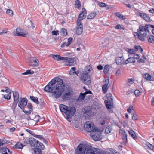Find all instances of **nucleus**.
<instances>
[{"label":"nucleus","mask_w":154,"mask_h":154,"mask_svg":"<svg viewBox=\"0 0 154 154\" xmlns=\"http://www.w3.org/2000/svg\"><path fill=\"white\" fill-rule=\"evenodd\" d=\"M105 7H106V10H108L112 8L113 6L112 5H106V6Z\"/></svg>","instance_id":"e2e57ef3"},{"label":"nucleus","mask_w":154,"mask_h":154,"mask_svg":"<svg viewBox=\"0 0 154 154\" xmlns=\"http://www.w3.org/2000/svg\"><path fill=\"white\" fill-rule=\"evenodd\" d=\"M80 80L83 82L87 85H89L91 83V79L88 74L83 73L81 75Z\"/></svg>","instance_id":"0eeeda50"},{"label":"nucleus","mask_w":154,"mask_h":154,"mask_svg":"<svg viewBox=\"0 0 154 154\" xmlns=\"http://www.w3.org/2000/svg\"><path fill=\"white\" fill-rule=\"evenodd\" d=\"M141 92L138 90H136L134 91V93L136 96H139V94Z\"/></svg>","instance_id":"3c124183"},{"label":"nucleus","mask_w":154,"mask_h":154,"mask_svg":"<svg viewBox=\"0 0 154 154\" xmlns=\"http://www.w3.org/2000/svg\"><path fill=\"white\" fill-rule=\"evenodd\" d=\"M148 146L151 150L154 149V146L150 143H149L148 145Z\"/></svg>","instance_id":"69168bd1"},{"label":"nucleus","mask_w":154,"mask_h":154,"mask_svg":"<svg viewBox=\"0 0 154 154\" xmlns=\"http://www.w3.org/2000/svg\"><path fill=\"white\" fill-rule=\"evenodd\" d=\"M134 51H139L141 53L143 51V49L140 45H135L134 46Z\"/></svg>","instance_id":"c85d7f7f"},{"label":"nucleus","mask_w":154,"mask_h":154,"mask_svg":"<svg viewBox=\"0 0 154 154\" xmlns=\"http://www.w3.org/2000/svg\"><path fill=\"white\" fill-rule=\"evenodd\" d=\"M29 140L30 145L32 146L35 147L36 143L38 142V140L33 138H30Z\"/></svg>","instance_id":"f3484780"},{"label":"nucleus","mask_w":154,"mask_h":154,"mask_svg":"<svg viewBox=\"0 0 154 154\" xmlns=\"http://www.w3.org/2000/svg\"><path fill=\"white\" fill-rule=\"evenodd\" d=\"M107 120V117L106 116H103L100 119V123L102 125H104Z\"/></svg>","instance_id":"5701e85b"},{"label":"nucleus","mask_w":154,"mask_h":154,"mask_svg":"<svg viewBox=\"0 0 154 154\" xmlns=\"http://www.w3.org/2000/svg\"><path fill=\"white\" fill-rule=\"evenodd\" d=\"M111 127L109 126L107 127L105 130V133L106 134H108L111 132Z\"/></svg>","instance_id":"ea45409f"},{"label":"nucleus","mask_w":154,"mask_h":154,"mask_svg":"<svg viewBox=\"0 0 154 154\" xmlns=\"http://www.w3.org/2000/svg\"><path fill=\"white\" fill-rule=\"evenodd\" d=\"M138 32L140 35H144V27L143 26L141 25L140 26L139 28L138 29Z\"/></svg>","instance_id":"4be33fe9"},{"label":"nucleus","mask_w":154,"mask_h":154,"mask_svg":"<svg viewBox=\"0 0 154 154\" xmlns=\"http://www.w3.org/2000/svg\"><path fill=\"white\" fill-rule=\"evenodd\" d=\"M80 2L79 0H77L75 1V5H77L78 9H80L81 7Z\"/></svg>","instance_id":"37998d69"},{"label":"nucleus","mask_w":154,"mask_h":154,"mask_svg":"<svg viewBox=\"0 0 154 154\" xmlns=\"http://www.w3.org/2000/svg\"><path fill=\"white\" fill-rule=\"evenodd\" d=\"M130 135L134 139H137V136L135 134L134 132L132 130H130L128 131Z\"/></svg>","instance_id":"cd10ccee"},{"label":"nucleus","mask_w":154,"mask_h":154,"mask_svg":"<svg viewBox=\"0 0 154 154\" xmlns=\"http://www.w3.org/2000/svg\"><path fill=\"white\" fill-rule=\"evenodd\" d=\"M23 146L20 142H17L16 145L14 146V148L16 149H22Z\"/></svg>","instance_id":"bb28decb"},{"label":"nucleus","mask_w":154,"mask_h":154,"mask_svg":"<svg viewBox=\"0 0 154 154\" xmlns=\"http://www.w3.org/2000/svg\"><path fill=\"white\" fill-rule=\"evenodd\" d=\"M83 31V27H77L76 30V33L78 35H79L82 34Z\"/></svg>","instance_id":"7c9ffc66"},{"label":"nucleus","mask_w":154,"mask_h":154,"mask_svg":"<svg viewBox=\"0 0 154 154\" xmlns=\"http://www.w3.org/2000/svg\"><path fill=\"white\" fill-rule=\"evenodd\" d=\"M0 154H10V152L8 148L4 147L0 149Z\"/></svg>","instance_id":"6ab92c4d"},{"label":"nucleus","mask_w":154,"mask_h":154,"mask_svg":"<svg viewBox=\"0 0 154 154\" xmlns=\"http://www.w3.org/2000/svg\"><path fill=\"white\" fill-rule=\"evenodd\" d=\"M35 148H38L41 150H43L44 149V146L41 142H39L38 141V142L36 143V146H35Z\"/></svg>","instance_id":"393cba45"},{"label":"nucleus","mask_w":154,"mask_h":154,"mask_svg":"<svg viewBox=\"0 0 154 154\" xmlns=\"http://www.w3.org/2000/svg\"><path fill=\"white\" fill-rule=\"evenodd\" d=\"M91 70H92V69L91 68V67L89 66L85 69V73H87L88 74V73H89L90 72Z\"/></svg>","instance_id":"a19ab883"},{"label":"nucleus","mask_w":154,"mask_h":154,"mask_svg":"<svg viewBox=\"0 0 154 154\" xmlns=\"http://www.w3.org/2000/svg\"><path fill=\"white\" fill-rule=\"evenodd\" d=\"M120 133L121 134L122 139L123 140V143L124 144H126L127 142V135L126 133L123 129L120 130Z\"/></svg>","instance_id":"f8f14e48"},{"label":"nucleus","mask_w":154,"mask_h":154,"mask_svg":"<svg viewBox=\"0 0 154 154\" xmlns=\"http://www.w3.org/2000/svg\"><path fill=\"white\" fill-rule=\"evenodd\" d=\"M14 101L15 102L18 101L19 98V94L17 92L15 91L13 93Z\"/></svg>","instance_id":"a878e982"},{"label":"nucleus","mask_w":154,"mask_h":154,"mask_svg":"<svg viewBox=\"0 0 154 154\" xmlns=\"http://www.w3.org/2000/svg\"><path fill=\"white\" fill-rule=\"evenodd\" d=\"M65 58H66L67 60H64V61L66 62L67 63V65L72 66L75 64L74 59L72 58H68L67 57Z\"/></svg>","instance_id":"ddd939ff"},{"label":"nucleus","mask_w":154,"mask_h":154,"mask_svg":"<svg viewBox=\"0 0 154 154\" xmlns=\"http://www.w3.org/2000/svg\"><path fill=\"white\" fill-rule=\"evenodd\" d=\"M13 35L15 36L26 37L27 34L23 32V29L20 28H17L13 32Z\"/></svg>","instance_id":"6e6552de"},{"label":"nucleus","mask_w":154,"mask_h":154,"mask_svg":"<svg viewBox=\"0 0 154 154\" xmlns=\"http://www.w3.org/2000/svg\"><path fill=\"white\" fill-rule=\"evenodd\" d=\"M87 94L86 92L84 93H81L78 97V100L79 101H82L83 100L85 97V95Z\"/></svg>","instance_id":"c756f323"},{"label":"nucleus","mask_w":154,"mask_h":154,"mask_svg":"<svg viewBox=\"0 0 154 154\" xmlns=\"http://www.w3.org/2000/svg\"><path fill=\"white\" fill-rule=\"evenodd\" d=\"M85 145L86 154H106V152L102 151L97 148H94L91 146H88Z\"/></svg>","instance_id":"7ed1b4c3"},{"label":"nucleus","mask_w":154,"mask_h":154,"mask_svg":"<svg viewBox=\"0 0 154 154\" xmlns=\"http://www.w3.org/2000/svg\"><path fill=\"white\" fill-rule=\"evenodd\" d=\"M106 96L107 100H106L105 101V103L107 109H111L113 103L112 97L111 94L110 93H107L106 94Z\"/></svg>","instance_id":"423d86ee"},{"label":"nucleus","mask_w":154,"mask_h":154,"mask_svg":"<svg viewBox=\"0 0 154 154\" xmlns=\"http://www.w3.org/2000/svg\"><path fill=\"white\" fill-rule=\"evenodd\" d=\"M116 61L117 65H121L124 63V57H117L116 58Z\"/></svg>","instance_id":"dca6fc26"},{"label":"nucleus","mask_w":154,"mask_h":154,"mask_svg":"<svg viewBox=\"0 0 154 154\" xmlns=\"http://www.w3.org/2000/svg\"><path fill=\"white\" fill-rule=\"evenodd\" d=\"M61 33L64 36H66L67 34V30L65 28H63L61 29Z\"/></svg>","instance_id":"58836bf2"},{"label":"nucleus","mask_w":154,"mask_h":154,"mask_svg":"<svg viewBox=\"0 0 154 154\" xmlns=\"http://www.w3.org/2000/svg\"><path fill=\"white\" fill-rule=\"evenodd\" d=\"M15 102V101H14V102L11 106V108L13 110H14L15 109V107L17 106V103L16 102Z\"/></svg>","instance_id":"bf43d9fd"},{"label":"nucleus","mask_w":154,"mask_h":154,"mask_svg":"<svg viewBox=\"0 0 154 154\" xmlns=\"http://www.w3.org/2000/svg\"><path fill=\"white\" fill-rule=\"evenodd\" d=\"M98 4L100 7H104L106 6V4L103 2H98Z\"/></svg>","instance_id":"a18cd8bd"},{"label":"nucleus","mask_w":154,"mask_h":154,"mask_svg":"<svg viewBox=\"0 0 154 154\" xmlns=\"http://www.w3.org/2000/svg\"><path fill=\"white\" fill-rule=\"evenodd\" d=\"M84 130L91 134L94 131H96L97 128L95 127L93 122L88 121L86 122L84 124Z\"/></svg>","instance_id":"20e7f679"},{"label":"nucleus","mask_w":154,"mask_h":154,"mask_svg":"<svg viewBox=\"0 0 154 154\" xmlns=\"http://www.w3.org/2000/svg\"><path fill=\"white\" fill-rule=\"evenodd\" d=\"M46 92L51 94L52 96L57 99L60 96L64 100L69 99L71 97V90L69 87L65 88L63 80L58 77L53 79L44 88Z\"/></svg>","instance_id":"f257e3e1"},{"label":"nucleus","mask_w":154,"mask_h":154,"mask_svg":"<svg viewBox=\"0 0 154 154\" xmlns=\"http://www.w3.org/2000/svg\"><path fill=\"white\" fill-rule=\"evenodd\" d=\"M69 46L68 45V43L67 42H64L61 44V47L62 48H64L65 46L68 47Z\"/></svg>","instance_id":"5fc2aeb1"},{"label":"nucleus","mask_w":154,"mask_h":154,"mask_svg":"<svg viewBox=\"0 0 154 154\" xmlns=\"http://www.w3.org/2000/svg\"><path fill=\"white\" fill-rule=\"evenodd\" d=\"M133 106H129V108L127 110V111L128 113H131V110L133 109Z\"/></svg>","instance_id":"13d9d810"},{"label":"nucleus","mask_w":154,"mask_h":154,"mask_svg":"<svg viewBox=\"0 0 154 154\" xmlns=\"http://www.w3.org/2000/svg\"><path fill=\"white\" fill-rule=\"evenodd\" d=\"M134 79L133 78H131L128 79V82L130 84H132L133 83Z\"/></svg>","instance_id":"0e129e2a"},{"label":"nucleus","mask_w":154,"mask_h":154,"mask_svg":"<svg viewBox=\"0 0 154 154\" xmlns=\"http://www.w3.org/2000/svg\"><path fill=\"white\" fill-rule=\"evenodd\" d=\"M109 66L108 65H106L105 66L104 70L103 72L105 74H107L108 72L109 69Z\"/></svg>","instance_id":"c9c22d12"},{"label":"nucleus","mask_w":154,"mask_h":154,"mask_svg":"<svg viewBox=\"0 0 154 154\" xmlns=\"http://www.w3.org/2000/svg\"><path fill=\"white\" fill-rule=\"evenodd\" d=\"M137 119V115L135 114H133V115L132 116V119L134 120H136Z\"/></svg>","instance_id":"774afa93"},{"label":"nucleus","mask_w":154,"mask_h":154,"mask_svg":"<svg viewBox=\"0 0 154 154\" xmlns=\"http://www.w3.org/2000/svg\"><path fill=\"white\" fill-rule=\"evenodd\" d=\"M66 115V119L69 121V122H70V120L71 119V117L72 116H71L69 115Z\"/></svg>","instance_id":"6e6d98bb"},{"label":"nucleus","mask_w":154,"mask_h":154,"mask_svg":"<svg viewBox=\"0 0 154 154\" xmlns=\"http://www.w3.org/2000/svg\"><path fill=\"white\" fill-rule=\"evenodd\" d=\"M90 135L95 141L100 140L102 138L101 133L98 128L96 129V131H94L91 134H90Z\"/></svg>","instance_id":"39448f33"},{"label":"nucleus","mask_w":154,"mask_h":154,"mask_svg":"<svg viewBox=\"0 0 154 154\" xmlns=\"http://www.w3.org/2000/svg\"><path fill=\"white\" fill-rule=\"evenodd\" d=\"M130 54H134L135 51L134 49H128V50L127 51Z\"/></svg>","instance_id":"49530a36"},{"label":"nucleus","mask_w":154,"mask_h":154,"mask_svg":"<svg viewBox=\"0 0 154 154\" xmlns=\"http://www.w3.org/2000/svg\"><path fill=\"white\" fill-rule=\"evenodd\" d=\"M27 107L29 108V110H31V111H32V106L31 103H28Z\"/></svg>","instance_id":"864d4df0"},{"label":"nucleus","mask_w":154,"mask_h":154,"mask_svg":"<svg viewBox=\"0 0 154 154\" xmlns=\"http://www.w3.org/2000/svg\"><path fill=\"white\" fill-rule=\"evenodd\" d=\"M52 58L55 60L57 61H60L62 60H67L66 58L61 57L59 55H53Z\"/></svg>","instance_id":"2eb2a0df"},{"label":"nucleus","mask_w":154,"mask_h":154,"mask_svg":"<svg viewBox=\"0 0 154 154\" xmlns=\"http://www.w3.org/2000/svg\"><path fill=\"white\" fill-rule=\"evenodd\" d=\"M9 94H5L4 95V98L7 99H10L11 98V96Z\"/></svg>","instance_id":"052dcab7"},{"label":"nucleus","mask_w":154,"mask_h":154,"mask_svg":"<svg viewBox=\"0 0 154 154\" xmlns=\"http://www.w3.org/2000/svg\"><path fill=\"white\" fill-rule=\"evenodd\" d=\"M116 16L119 18H122V19H123V16L122 15L120 14L119 13H116Z\"/></svg>","instance_id":"680f3d73"},{"label":"nucleus","mask_w":154,"mask_h":154,"mask_svg":"<svg viewBox=\"0 0 154 154\" xmlns=\"http://www.w3.org/2000/svg\"><path fill=\"white\" fill-rule=\"evenodd\" d=\"M128 60H129V62L130 63L134 62H135V59L134 57H130L128 58Z\"/></svg>","instance_id":"8fccbe9b"},{"label":"nucleus","mask_w":154,"mask_h":154,"mask_svg":"<svg viewBox=\"0 0 154 154\" xmlns=\"http://www.w3.org/2000/svg\"><path fill=\"white\" fill-rule=\"evenodd\" d=\"M39 61L35 57H30L28 63L30 66L32 67H37L38 65Z\"/></svg>","instance_id":"1a4fd4ad"},{"label":"nucleus","mask_w":154,"mask_h":154,"mask_svg":"<svg viewBox=\"0 0 154 154\" xmlns=\"http://www.w3.org/2000/svg\"><path fill=\"white\" fill-rule=\"evenodd\" d=\"M41 149L38 148H31V151L32 154H41L42 153Z\"/></svg>","instance_id":"a211bd4d"},{"label":"nucleus","mask_w":154,"mask_h":154,"mask_svg":"<svg viewBox=\"0 0 154 154\" xmlns=\"http://www.w3.org/2000/svg\"><path fill=\"white\" fill-rule=\"evenodd\" d=\"M150 27L149 26V25L147 24H145V32H149ZM151 30V29H150Z\"/></svg>","instance_id":"c03bdc74"},{"label":"nucleus","mask_w":154,"mask_h":154,"mask_svg":"<svg viewBox=\"0 0 154 154\" xmlns=\"http://www.w3.org/2000/svg\"><path fill=\"white\" fill-rule=\"evenodd\" d=\"M82 19L80 18H78L77 21V27H83V25L82 24Z\"/></svg>","instance_id":"2f4dec72"},{"label":"nucleus","mask_w":154,"mask_h":154,"mask_svg":"<svg viewBox=\"0 0 154 154\" xmlns=\"http://www.w3.org/2000/svg\"><path fill=\"white\" fill-rule=\"evenodd\" d=\"M134 35L135 38H139L142 41L144 40V35H140L139 33L137 32H134Z\"/></svg>","instance_id":"412c9836"},{"label":"nucleus","mask_w":154,"mask_h":154,"mask_svg":"<svg viewBox=\"0 0 154 154\" xmlns=\"http://www.w3.org/2000/svg\"><path fill=\"white\" fill-rule=\"evenodd\" d=\"M59 108L61 112L66 115L74 116L76 112V109L75 107H68L63 104H60L59 106Z\"/></svg>","instance_id":"f03ea898"},{"label":"nucleus","mask_w":154,"mask_h":154,"mask_svg":"<svg viewBox=\"0 0 154 154\" xmlns=\"http://www.w3.org/2000/svg\"><path fill=\"white\" fill-rule=\"evenodd\" d=\"M34 137L37 138H39L41 139V140H42L43 138V137L42 135H35Z\"/></svg>","instance_id":"338daca9"},{"label":"nucleus","mask_w":154,"mask_h":154,"mask_svg":"<svg viewBox=\"0 0 154 154\" xmlns=\"http://www.w3.org/2000/svg\"><path fill=\"white\" fill-rule=\"evenodd\" d=\"M6 13L11 16H12L13 15L12 10L10 9H8L6 11Z\"/></svg>","instance_id":"79ce46f5"},{"label":"nucleus","mask_w":154,"mask_h":154,"mask_svg":"<svg viewBox=\"0 0 154 154\" xmlns=\"http://www.w3.org/2000/svg\"><path fill=\"white\" fill-rule=\"evenodd\" d=\"M108 85L107 84H104L102 86V89L103 93H106V92L108 88Z\"/></svg>","instance_id":"72a5a7b5"},{"label":"nucleus","mask_w":154,"mask_h":154,"mask_svg":"<svg viewBox=\"0 0 154 154\" xmlns=\"http://www.w3.org/2000/svg\"><path fill=\"white\" fill-rule=\"evenodd\" d=\"M96 12H94L89 14L87 17V19H91L94 18L96 15Z\"/></svg>","instance_id":"b1692460"},{"label":"nucleus","mask_w":154,"mask_h":154,"mask_svg":"<svg viewBox=\"0 0 154 154\" xmlns=\"http://www.w3.org/2000/svg\"><path fill=\"white\" fill-rule=\"evenodd\" d=\"M85 144L79 145L75 150V154H85Z\"/></svg>","instance_id":"9d476101"},{"label":"nucleus","mask_w":154,"mask_h":154,"mask_svg":"<svg viewBox=\"0 0 154 154\" xmlns=\"http://www.w3.org/2000/svg\"><path fill=\"white\" fill-rule=\"evenodd\" d=\"M27 103V100L26 98H23L20 101H17L18 106L21 109H23L25 107Z\"/></svg>","instance_id":"9b49d317"},{"label":"nucleus","mask_w":154,"mask_h":154,"mask_svg":"<svg viewBox=\"0 0 154 154\" xmlns=\"http://www.w3.org/2000/svg\"><path fill=\"white\" fill-rule=\"evenodd\" d=\"M51 33L53 35H59V32L57 30H53L52 31Z\"/></svg>","instance_id":"de8ad7c7"},{"label":"nucleus","mask_w":154,"mask_h":154,"mask_svg":"<svg viewBox=\"0 0 154 154\" xmlns=\"http://www.w3.org/2000/svg\"><path fill=\"white\" fill-rule=\"evenodd\" d=\"M73 40V38L71 37L69 38L68 39V45H70L72 42Z\"/></svg>","instance_id":"603ef678"},{"label":"nucleus","mask_w":154,"mask_h":154,"mask_svg":"<svg viewBox=\"0 0 154 154\" xmlns=\"http://www.w3.org/2000/svg\"><path fill=\"white\" fill-rule=\"evenodd\" d=\"M148 38V41L150 43L154 42V36L153 35H149Z\"/></svg>","instance_id":"e433bc0d"},{"label":"nucleus","mask_w":154,"mask_h":154,"mask_svg":"<svg viewBox=\"0 0 154 154\" xmlns=\"http://www.w3.org/2000/svg\"><path fill=\"white\" fill-rule=\"evenodd\" d=\"M137 14L141 17L142 18H143V19H144V13H141L137 11L136 13Z\"/></svg>","instance_id":"09e8293b"},{"label":"nucleus","mask_w":154,"mask_h":154,"mask_svg":"<svg viewBox=\"0 0 154 154\" xmlns=\"http://www.w3.org/2000/svg\"><path fill=\"white\" fill-rule=\"evenodd\" d=\"M86 11L85 9L83 8L82 9V11L78 16V18L82 19V20L86 17Z\"/></svg>","instance_id":"4468645a"},{"label":"nucleus","mask_w":154,"mask_h":154,"mask_svg":"<svg viewBox=\"0 0 154 154\" xmlns=\"http://www.w3.org/2000/svg\"><path fill=\"white\" fill-rule=\"evenodd\" d=\"M145 21L147 22H150L151 21L150 18L147 16L146 14H145Z\"/></svg>","instance_id":"4d7b16f0"},{"label":"nucleus","mask_w":154,"mask_h":154,"mask_svg":"<svg viewBox=\"0 0 154 154\" xmlns=\"http://www.w3.org/2000/svg\"><path fill=\"white\" fill-rule=\"evenodd\" d=\"M145 79L147 80L152 81L153 80V77L151 76L149 74L146 73L145 74Z\"/></svg>","instance_id":"473e14b6"},{"label":"nucleus","mask_w":154,"mask_h":154,"mask_svg":"<svg viewBox=\"0 0 154 154\" xmlns=\"http://www.w3.org/2000/svg\"><path fill=\"white\" fill-rule=\"evenodd\" d=\"M30 98L31 100L36 104H38L39 103V102L38 100V99L37 97L30 96Z\"/></svg>","instance_id":"f704fd0d"},{"label":"nucleus","mask_w":154,"mask_h":154,"mask_svg":"<svg viewBox=\"0 0 154 154\" xmlns=\"http://www.w3.org/2000/svg\"><path fill=\"white\" fill-rule=\"evenodd\" d=\"M34 72L33 71H31V70H27L25 72L22 73L21 74L22 75H26L28 74H32L34 73Z\"/></svg>","instance_id":"4c0bfd02"},{"label":"nucleus","mask_w":154,"mask_h":154,"mask_svg":"<svg viewBox=\"0 0 154 154\" xmlns=\"http://www.w3.org/2000/svg\"><path fill=\"white\" fill-rule=\"evenodd\" d=\"M76 68L75 67H73L71 68L70 71L69 72V73L70 75H72L74 74H76L78 76V74L79 73V71H76Z\"/></svg>","instance_id":"aec40b11"}]
</instances>
